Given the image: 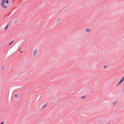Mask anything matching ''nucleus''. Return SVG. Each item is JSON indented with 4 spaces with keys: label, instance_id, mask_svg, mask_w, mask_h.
<instances>
[{
    "label": "nucleus",
    "instance_id": "1",
    "mask_svg": "<svg viewBox=\"0 0 124 124\" xmlns=\"http://www.w3.org/2000/svg\"><path fill=\"white\" fill-rule=\"evenodd\" d=\"M6 0H2L1 2V5L2 8H6L7 7L6 5H4V3L5 2V1Z\"/></svg>",
    "mask_w": 124,
    "mask_h": 124
},
{
    "label": "nucleus",
    "instance_id": "2",
    "mask_svg": "<svg viewBox=\"0 0 124 124\" xmlns=\"http://www.w3.org/2000/svg\"><path fill=\"white\" fill-rule=\"evenodd\" d=\"M37 50L36 49L35 50V51L34 52V54H33V55L34 56H35L37 54Z\"/></svg>",
    "mask_w": 124,
    "mask_h": 124
},
{
    "label": "nucleus",
    "instance_id": "3",
    "mask_svg": "<svg viewBox=\"0 0 124 124\" xmlns=\"http://www.w3.org/2000/svg\"><path fill=\"white\" fill-rule=\"evenodd\" d=\"M113 104L114 106H115L117 104V101H115L114 102Z\"/></svg>",
    "mask_w": 124,
    "mask_h": 124
},
{
    "label": "nucleus",
    "instance_id": "4",
    "mask_svg": "<svg viewBox=\"0 0 124 124\" xmlns=\"http://www.w3.org/2000/svg\"><path fill=\"white\" fill-rule=\"evenodd\" d=\"M122 81H123L121 79L120 81L118 83H117V85H119L120 84Z\"/></svg>",
    "mask_w": 124,
    "mask_h": 124
},
{
    "label": "nucleus",
    "instance_id": "5",
    "mask_svg": "<svg viewBox=\"0 0 124 124\" xmlns=\"http://www.w3.org/2000/svg\"><path fill=\"white\" fill-rule=\"evenodd\" d=\"M86 31L88 32H89L90 31H91L90 29H87L86 30Z\"/></svg>",
    "mask_w": 124,
    "mask_h": 124
},
{
    "label": "nucleus",
    "instance_id": "6",
    "mask_svg": "<svg viewBox=\"0 0 124 124\" xmlns=\"http://www.w3.org/2000/svg\"><path fill=\"white\" fill-rule=\"evenodd\" d=\"M46 104L45 105H44L42 106V108H44L46 106Z\"/></svg>",
    "mask_w": 124,
    "mask_h": 124
},
{
    "label": "nucleus",
    "instance_id": "7",
    "mask_svg": "<svg viewBox=\"0 0 124 124\" xmlns=\"http://www.w3.org/2000/svg\"><path fill=\"white\" fill-rule=\"evenodd\" d=\"M90 89L91 90V91L90 90V91L91 93H93V89L92 88H90Z\"/></svg>",
    "mask_w": 124,
    "mask_h": 124
},
{
    "label": "nucleus",
    "instance_id": "8",
    "mask_svg": "<svg viewBox=\"0 0 124 124\" xmlns=\"http://www.w3.org/2000/svg\"><path fill=\"white\" fill-rule=\"evenodd\" d=\"M5 2L7 3H8L9 2L8 0H6L5 1Z\"/></svg>",
    "mask_w": 124,
    "mask_h": 124
},
{
    "label": "nucleus",
    "instance_id": "9",
    "mask_svg": "<svg viewBox=\"0 0 124 124\" xmlns=\"http://www.w3.org/2000/svg\"><path fill=\"white\" fill-rule=\"evenodd\" d=\"M15 97H16V98H18V96L17 95V94H15Z\"/></svg>",
    "mask_w": 124,
    "mask_h": 124
},
{
    "label": "nucleus",
    "instance_id": "10",
    "mask_svg": "<svg viewBox=\"0 0 124 124\" xmlns=\"http://www.w3.org/2000/svg\"><path fill=\"white\" fill-rule=\"evenodd\" d=\"M121 79L123 81H124V76Z\"/></svg>",
    "mask_w": 124,
    "mask_h": 124
},
{
    "label": "nucleus",
    "instance_id": "11",
    "mask_svg": "<svg viewBox=\"0 0 124 124\" xmlns=\"http://www.w3.org/2000/svg\"><path fill=\"white\" fill-rule=\"evenodd\" d=\"M8 25H7L5 27V30H6V29L8 27Z\"/></svg>",
    "mask_w": 124,
    "mask_h": 124
},
{
    "label": "nucleus",
    "instance_id": "12",
    "mask_svg": "<svg viewBox=\"0 0 124 124\" xmlns=\"http://www.w3.org/2000/svg\"><path fill=\"white\" fill-rule=\"evenodd\" d=\"M122 92L124 94V88L122 90Z\"/></svg>",
    "mask_w": 124,
    "mask_h": 124
},
{
    "label": "nucleus",
    "instance_id": "13",
    "mask_svg": "<svg viewBox=\"0 0 124 124\" xmlns=\"http://www.w3.org/2000/svg\"><path fill=\"white\" fill-rule=\"evenodd\" d=\"M13 42V41H12L9 44V45H10L11 44V43Z\"/></svg>",
    "mask_w": 124,
    "mask_h": 124
},
{
    "label": "nucleus",
    "instance_id": "14",
    "mask_svg": "<svg viewBox=\"0 0 124 124\" xmlns=\"http://www.w3.org/2000/svg\"><path fill=\"white\" fill-rule=\"evenodd\" d=\"M4 122H2L1 123H0V124H3L4 123Z\"/></svg>",
    "mask_w": 124,
    "mask_h": 124
},
{
    "label": "nucleus",
    "instance_id": "15",
    "mask_svg": "<svg viewBox=\"0 0 124 124\" xmlns=\"http://www.w3.org/2000/svg\"><path fill=\"white\" fill-rule=\"evenodd\" d=\"M85 98V97H84V96H82L81 97V98Z\"/></svg>",
    "mask_w": 124,
    "mask_h": 124
},
{
    "label": "nucleus",
    "instance_id": "16",
    "mask_svg": "<svg viewBox=\"0 0 124 124\" xmlns=\"http://www.w3.org/2000/svg\"><path fill=\"white\" fill-rule=\"evenodd\" d=\"M107 66H104V68H105Z\"/></svg>",
    "mask_w": 124,
    "mask_h": 124
}]
</instances>
